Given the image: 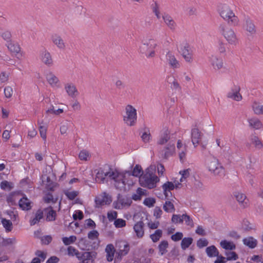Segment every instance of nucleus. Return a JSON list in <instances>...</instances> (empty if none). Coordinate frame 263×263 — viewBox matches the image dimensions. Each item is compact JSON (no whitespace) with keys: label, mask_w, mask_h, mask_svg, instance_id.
Wrapping results in <instances>:
<instances>
[{"label":"nucleus","mask_w":263,"mask_h":263,"mask_svg":"<svg viewBox=\"0 0 263 263\" xmlns=\"http://www.w3.org/2000/svg\"><path fill=\"white\" fill-rule=\"evenodd\" d=\"M155 172L156 166L155 165H151L147 167L143 176L140 177V185L149 189L155 188L157 183L160 181L159 178L155 175Z\"/></svg>","instance_id":"f257e3e1"},{"label":"nucleus","mask_w":263,"mask_h":263,"mask_svg":"<svg viewBox=\"0 0 263 263\" xmlns=\"http://www.w3.org/2000/svg\"><path fill=\"white\" fill-rule=\"evenodd\" d=\"M112 169L108 165H105L103 167L100 168L97 172L96 180L99 183H103L105 181L106 177L114 180L116 182L121 181L123 185H125L124 181L120 178V174L117 172L111 171Z\"/></svg>","instance_id":"f03ea898"},{"label":"nucleus","mask_w":263,"mask_h":263,"mask_svg":"<svg viewBox=\"0 0 263 263\" xmlns=\"http://www.w3.org/2000/svg\"><path fill=\"white\" fill-rule=\"evenodd\" d=\"M206 166L209 171L215 176L222 178L225 176V171L219 160L214 156H210L206 159Z\"/></svg>","instance_id":"7ed1b4c3"},{"label":"nucleus","mask_w":263,"mask_h":263,"mask_svg":"<svg viewBox=\"0 0 263 263\" xmlns=\"http://www.w3.org/2000/svg\"><path fill=\"white\" fill-rule=\"evenodd\" d=\"M220 15L228 24L232 26H237L239 23V19L233 13L232 10L227 5H223L219 9Z\"/></svg>","instance_id":"20e7f679"},{"label":"nucleus","mask_w":263,"mask_h":263,"mask_svg":"<svg viewBox=\"0 0 263 263\" xmlns=\"http://www.w3.org/2000/svg\"><path fill=\"white\" fill-rule=\"evenodd\" d=\"M157 46V44L154 39H149L140 46V52L145 54L147 58L154 57L155 54V49Z\"/></svg>","instance_id":"39448f33"},{"label":"nucleus","mask_w":263,"mask_h":263,"mask_svg":"<svg viewBox=\"0 0 263 263\" xmlns=\"http://www.w3.org/2000/svg\"><path fill=\"white\" fill-rule=\"evenodd\" d=\"M219 31L229 44H235L237 43V39L234 30L229 28L226 24H220Z\"/></svg>","instance_id":"423d86ee"},{"label":"nucleus","mask_w":263,"mask_h":263,"mask_svg":"<svg viewBox=\"0 0 263 263\" xmlns=\"http://www.w3.org/2000/svg\"><path fill=\"white\" fill-rule=\"evenodd\" d=\"M126 116L123 117L124 121L129 126L135 125L137 121V110L132 105H128L125 108Z\"/></svg>","instance_id":"0eeeda50"},{"label":"nucleus","mask_w":263,"mask_h":263,"mask_svg":"<svg viewBox=\"0 0 263 263\" xmlns=\"http://www.w3.org/2000/svg\"><path fill=\"white\" fill-rule=\"evenodd\" d=\"M97 255L95 251L80 252L78 250L74 255L81 260V263H94Z\"/></svg>","instance_id":"6e6552de"},{"label":"nucleus","mask_w":263,"mask_h":263,"mask_svg":"<svg viewBox=\"0 0 263 263\" xmlns=\"http://www.w3.org/2000/svg\"><path fill=\"white\" fill-rule=\"evenodd\" d=\"M179 52L181 53L186 62L190 63L192 62L193 53L189 44L184 43L181 44Z\"/></svg>","instance_id":"1a4fd4ad"},{"label":"nucleus","mask_w":263,"mask_h":263,"mask_svg":"<svg viewBox=\"0 0 263 263\" xmlns=\"http://www.w3.org/2000/svg\"><path fill=\"white\" fill-rule=\"evenodd\" d=\"M112 199L110 196L104 193L103 196L97 197L95 198L96 208H100L104 205H108L111 202Z\"/></svg>","instance_id":"9d476101"},{"label":"nucleus","mask_w":263,"mask_h":263,"mask_svg":"<svg viewBox=\"0 0 263 263\" xmlns=\"http://www.w3.org/2000/svg\"><path fill=\"white\" fill-rule=\"evenodd\" d=\"M240 88L239 86L234 85L231 90L227 94V97L235 101H239L241 100L242 96L239 93Z\"/></svg>","instance_id":"9b49d317"},{"label":"nucleus","mask_w":263,"mask_h":263,"mask_svg":"<svg viewBox=\"0 0 263 263\" xmlns=\"http://www.w3.org/2000/svg\"><path fill=\"white\" fill-rule=\"evenodd\" d=\"M243 27L251 35L255 34L256 31L253 21L248 16L245 17L244 19Z\"/></svg>","instance_id":"f8f14e48"},{"label":"nucleus","mask_w":263,"mask_h":263,"mask_svg":"<svg viewBox=\"0 0 263 263\" xmlns=\"http://www.w3.org/2000/svg\"><path fill=\"white\" fill-rule=\"evenodd\" d=\"M22 195L21 192L16 191L10 193L7 197L6 201L10 205H17V201L20 199V196Z\"/></svg>","instance_id":"ddd939ff"},{"label":"nucleus","mask_w":263,"mask_h":263,"mask_svg":"<svg viewBox=\"0 0 263 263\" xmlns=\"http://www.w3.org/2000/svg\"><path fill=\"white\" fill-rule=\"evenodd\" d=\"M202 135V134L199 131V129L194 128L192 129V142L195 147H196L199 143V141L201 140Z\"/></svg>","instance_id":"4468645a"},{"label":"nucleus","mask_w":263,"mask_h":263,"mask_svg":"<svg viewBox=\"0 0 263 263\" xmlns=\"http://www.w3.org/2000/svg\"><path fill=\"white\" fill-rule=\"evenodd\" d=\"M32 202L26 196L19 199L18 205L20 208L24 211H28L32 208Z\"/></svg>","instance_id":"2eb2a0df"},{"label":"nucleus","mask_w":263,"mask_h":263,"mask_svg":"<svg viewBox=\"0 0 263 263\" xmlns=\"http://www.w3.org/2000/svg\"><path fill=\"white\" fill-rule=\"evenodd\" d=\"M118 256L120 257L126 255L129 251V245L125 241H120L118 243Z\"/></svg>","instance_id":"dca6fc26"},{"label":"nucleus","mask_w":263,"mask_h":263,"mask_svg":"<svg viewBox=\"0 0 263 263\" xmlns=\"http://www.w3.org/2000/svg\"><path fill=\"white\" fill-rule=\"evenodd\" d=\"M163 20L167 26L172 30L175 29L176 24L168 14L164 13L162 15Z\"/></svg>","instance_id":"f3484780"},{"label":"nucleus","mask_w":263,"mask_h":263,"mask_svg":"<svg viewBox=\"0 0 263 263\" xmlns=\"http://www.w3.org/2000/svg\"><path fill=\"white\" fill-rule=\"evenodd\" d=\"M65 89L68 95L71 98H75L79 94L75 85L72 83H67L65 84Z\"/></svg>","instance_id":"a211bd4d"},{"label":"nucleus","mask_w":263,"mask_h":263,"mask_svg":"<svg viewBox=\"0 0 263 263\" xmlns=\"http://www.w3.org/2000/svg\"><path fill=\"white\" fill-rule=\"evenodd\" d=\"M162 189L164 192V194L166 198L172 196L171 191L175 189V185L172 182L167 181L164 183L162 186Z\"/></svg>","instance_id":"6ab92c4d"},{"label":"nucleus","mask_w":263,"mask_h":263,"mask_svg":"<svg viewBox=\"0 0 263 263\" xmlns=\"http://www.w3.org/2000/svg\"><path fill=\"white\" fill-rule=\"evenodd\" d=\"M167 61L169 65L173 68H177L180 66L179 62L177 60L175 56L170 52H168L166 55Z\"/></svg>","instance_id":"aec40b11"},{"label":"nucleus","mask_w":263,"mask_h":263,"mask_svg":"<svg viewBox=\"0 0 263 263\" xmlns=\"http://www.w3.org/2000/svg\"><path fill=\"white\" fill-rule=\"evenodd\" d=\"M170 131L167 128H164L161 132V137L158 141V144L163 145L166 143L170 139Z\"/></svg>","instance_id":"412c9836"},{"label":"nucleus","mask_w":263,"mask_h":263,"mask_svg":"<svg viewBox=\"0 0 263 263\" xmlns=\"http://www.w3.org/2000/svg\"><path fill=\"white\" fill-rule=\"evenodd\" d=\"M42 61L48 66H51L53 64V60L50 53L45 50L41 55Z\"/></svg>","instance_id":"4be33fe9"},{"label":"nucleus","mask_w":263,"mask_h":263,"mask_svg":"<svg viewBox=\"0 0 263 263\" xmlns=\"http://www.w3.org/2000/svg\"><path fill=\"white\" fill-rule=\"evenodd\" d=\"M144 226L143 222L140 221L136 223L134 227V231L139 238L142 237L144 235Z\"/></svg>","instance_id":"5701e85b"},{"label":"nucleus","mask_w":263,"mask_h":263,"mask_svg":"<svg viewBox=\"0 0 263 263\" xmlns=\"http://www.w3.org/2000/svg\"><path fill=\"white\" fill-rule=\"evenodd\" d=\"M53 43L60 49H64L65 48V43L62 37L57 34L52 36Z\"/></svg>","instance_id":"b1692460"},{"label":"nucleus","mask_w":263,"mask_h":263,"mask_svg":"<svg viewBox=\"0 0 263 263\" xmlns=\"http://www.w3.org/2000/svg\"><path fill=\"white\" fill-rule=\"evenodd\" d=\"M105 252L106 253V259L108 261H111L114 257L115 249L112 245L109 244L107 245Z\"/></svg>","instance_id":"393cba45"},{"label":"nucleus","mask_w":263,"mask_h":263,"mask_svg":"<svg viewBox=\"0 0 263 263\" xmlns=\"http://www.w3.org/2000/svg\"><path fill=\"white\" fill-rule=\"evenodd\" d=\"M205 252L208 256L211 258L216 257L219 254L218 249L214 245L207 247L205 249Z\"/></svg>","instance_id":"a878e982"},{"label":"nucleus","mask_w":263,"mask_h":263,"mask_svg":"<svg viewBox=\"0 0 263 263\" xmlns=\"http://www.w3.org/2000/svg\"><path fill=\"white\" fill-rule=\"evenodd\" d=\"M243 243L251 249L255 248L257 245V241L253 237L250 236L243 239Z\"/></svg>","instance_id":"bb28decb"},{"label":"nucleus","mask_w":263,"mask_h":263,"mask_svg":"<svg viewBox=\"0 0 263 263\" xmlns=\"http://www.w3.org/2000/svg\"><path fill=\"white\" fill-rule=\"evenodd\" d=\"M7 46L9 51L14 54L18 53L21 50L20 45L17 43H15L12 41L7 43Z\"/></svg>","instance_id":"cd10ccee"},{"label":"nucleus","mask_w":263,"mask_h":263,"mask_svg":"<svg viewBox=\"0 0 263 263\" xmlns=\"http://www.w3.org/2000/svg\"><path fill=\"white\" fill-rule=\"evenodd\" d=\"M175 147L174 144L169 143L164 149V158L167 159L168 157L172 156L175 151Z\"/></svg>","instance_id":"c85d7f7f"},{"label":"nucleus","mask_w":263,"mask_h":263,"mask_svg":"<svg viewBox=\"0 0 263 263\" xmlns=\"http://www.w3.org/2000/svg\"><path fill=\"white\" fill-rule=\"evenodd\" d=\"M43 212L41 210H38L35 213V217L30 220V225L33 226L38 223L43 218Z\"/></svg>","instance_id":"c756f323"},{"label":"nucleus","mask_w":263,"mask_h":263,"mask_svg":"<svg viewBox=\"0 0 263 263\" xmlns=\"http://www.w3.org/2000/svg\"><path fill=\"white\" fill-rule=\"evenodd\" d=\"M45 211H47L46 220L49 221L55 220L57 214L55 211L52 209V206H50L48 208L46 209Z\"/></svg>","instance_id":"7c9ffc66"},{"label":"nucleus","mask_w":263,"mask_h":263,"mask_svg":"<svg viewBox=\"0 0 263 263\" xmlns=\"http://www.w3.org/2000/svg\"><path fill=\"white\" fill-rule=\"evenodd\" d=\"M220 245L223 249L227 250H233L236 248V246L233 242L228 241L226 240H222Z\"/></svg>","instance_id":"2f4dec72"},{"label":"nucleus","mask_w":263,"mask_h":263,"mask_svg":"<svg viewBox=\"0 0 263 263\" xmlns=\"http://www.w3.org/2000/svg\"><path fill=\"white\" fill-rule=\"evenodd\" d=\"M234 196L236 200L245 208L247 206V202L245 201L246 199V196L242 193L235 192Z\"/></svg>","instance_id":"473e14b6"},{"label":"nucleus","mask_w":263,"mask_h":263,"mask_svg":"<svg viewBox=\"0 0 263 263\" xmlns=\"http://www.w3.org/2000/svg\"><path fill=\"white\" fill-rule=\"evenodd\" d=\"M144 174L142 167L139 164H136L133 169V171L130 173L132 176L136 177H140Z\"/></svg>","instance_id":"72a5a7b5"},{"label":"nucleus","mask_w":263,"mask_h":263,"mask_svg":"<svg viewBox=\"0 0 263 263\" xmlns=\"http://www.w3.org/2000/svg\"><path fill=\"white\" fill-rule=\"evenodd\" d=\"M211 62L213 67L219 69L223 66V62L221 59H219L217 57L212 56L211 58Z\"/></svg>","instance_id":"f704fd0d"},{"label":"nucleus","mask_w":263,"mask_h":263,"mask_svg":"<svg viewBox=\"0 0 263 263\" xmlns=\"http://www.w3.org/2000/svg\"><path fill=\"white\" fill-rule=\"evenodd\" d=\"M46 79L51 86L55 85L59 82L58 78L51 72L46 74Z\"/></svg>","instance_id":"c9c22d12"},{"label":"nucleus","mask_w":263,"mask_h":263,"mask_svg":"<svg viewBox=\"0 0 263 263\" xmlns=\"http://www.w3.org/2000/svg\"><path fill=\"white\" fill-rule=\"evenodd\" d=\"M249 125L252 127L258 129L262 127V123L257 118H252L248 120Z\"/></svg>","instance_id":"e433bc0d"},{"label":"nucleus","mask_w":263,"mask_h":263,"mask_svg":"<svg viewBox=\"0 0 263 263\" xmlns=\"http://www.w3.org/2000/svg\"><path fill=\"white\" fill-rule=\"evenodd\" d=\"M193 239L192 237H184L182 239L181 247L182 250H185L188 248L192 243Z\"/></svg>","instance_id":"4c0bfd02"},{"label":"nucleus","mask_w":263,"mask_h":263,"mask_svg":"<svg viewBox=\"0 0 263 263\" xmlns=\"http://www.w3.org/2000/svg\"><path fill=\"white\" fill-rule=\"evenodd\" d=\"M250 140L252 143L254 144L256 148L260 149L263 147V144L259 139V138L255 135H251L250 137Z\"/></svg>","instance_id":"58836bf2"},{"label":"nucleus","mask_w":263,"mask_h":263,"mask_svg":"<svg viewBox=\"0 0 263 263\" xmlns=\"http://www.w3.org/2000/svg\"><path fill=\"white\" fill-rule=\"evenodd\" d=\"M16 242L15 238H0V245L3 247H7L14 243Z\"/></svg>","instance_id":"ea45409f"},{"label":"nucleus","mask_w":263,"mask_h":263,"mask_svg":"<svg viewBox=\"0 0 263 263\" xmlns=\"http://www.w3.org/2000/svg\"><path fill=\"white\" fill-rule=\"evenodd\" d=\"M2 223L3 226L5 228L6 232H10L12 231L13 227L12 223L10 220L5 218H2Z\"/></svg>","instance_id":"a19ab883"},{"label":"nucleus","mask_w":263,"mask_h":263,"mask_svg":"<svg viewBox=\"0 0 263 263\" xmlns=\"http://www.w3.org/2000/svg\"><path fill=\"white\" fill-rule=\"evenodd\" d=\"M43 121L41 122H40V121H38V124H39V131L40 134L41 135V137L44 139V140H46V132H47V127L44 125H42V124L43 123Z\"/></svg>","instance_id":"79ce46f5"},{"label":"nucleus","mask_w":263,"mask_h":263,"mask_svg":"<svg viewBox=\"0 0 263 263\" xmlns=\"http://www.w3.org/2000/svg\"><path fill=\"white\" fill-rule=\"evenodd\" d=\"M164 210L168 213H172L175 211V207L173 203L170 201H166L163 207Z\"/></svg>","instance_id":"37998d69"},{"label":"nucleus","mask_w":263,"mask_h":263,"mask_svg":"<svg viewBox=\"0 0 263 263\" xmlns=\"http://www.w3.org/2000/svg\"><path fill=\"white\" fill-rule=\"evenodd\" d=\"M162 231L161 230H157L154 234L150 235L152 241L154 242H157L162 237Z\"/></svg>","instance_id":"c03bdc74"},{"label":"nucleus","mask_w":263,"mask_h":263,"mask_svg":"<svg viewBox=\"0 0 263 263\" xmlns=\"http://www.w3.org/2000/svg\"><path fill=\"white\" fill-rule=\"evenodd\" d=\"M252 108L255 114H263V105L255 102L252 105Z\"/></svg>","instance_id":"a18cd8bd"},{"label":"nucleus","mask_w":263,"mask_h":263,"mask_svg":"<svg viewBox=\"0 0 263 263\" xmlns=\"http://www.w3.org/2000/svg\"><path fill=\"white\" fill-rule=\"evenodd\" d=\"M120 195H118V199L119 202L121 203V204L122 205H127L129 206L130 205L131 203H132V200L130 198L124 197H120Z\"/></svg>","instance_id":"49530a36"},{"label":"nucleus","mask_w":263,"mask_h":263,"mask_svg":"<svg viewBox=\"0 0 263 263\" xmlns=\"http://www.w3.org/2000/svg\"><path fill=\"white\" fill-rule=\"evenodd\" d=\"M168 246V242L166 240L162 241L158 246L159 251L161 252V255H163L166 252V248Z\"/></svg>","instance_id":"de8ad7c7"},{"label":"nucleus","mask_w":263,"mask_h":263,"mask_svg":"<svg viewBox=\"0 0 263 263\" xmlns=\"http://www.w3.org/2000/svg\"><path fill=\"white\" fill-rule=\"evenodd\" d=\"M1 37L7 42V43L12 41V34L9 30H5L1 34Z\"/></svg>","instance_id":"09e8293b"},{"label":"nucleus","mask_w":263,"mask_h":263,"mask_svg":"<svg viewBox=\"0 0 263 263\" xmlns=\"http://www.w3.org/2000/svg\"><path fill=\"white\" fill-rule=\"evenodd\" d=\"M76 240L77 237L74 235L70 236L69 237H64L62 238L63 243L66 246L73 243Z\"/></svg>","instance_id":"8fccbe9b"},{"label":"nucleus","mask_w":263,"mask_h":263,"mask_svg":"<svg viewBox=\"0 0 263 263\" xmlns=\"http://www.w3.org/2000/svg\"><path fill=\"white\" fill-rule=\"evenodd\" d=\"M142 141L144 143H147L149 141L150 138L151 137V135L150 134L149 130L148 129H147L146 127L144 128V132L142 134L141 136Z\"/></svg>","instance_id":"3c124183"},{"label":"nucleus","mask_w":263,"mask_h":263,"mask_svg":"<svg viewBox=\"0 0 263 263\" xmlns=\"http://www.w3.org/2000/svg\"><path fill=\"white\" fill-rule=\"evenodd\" d=\"M191 170L187 168L182 171H180L179 173L181 175V177L180 179L181 182H183L185 179L190 176V172Z\"/></svg>","instance_id":"603ef678"},{"label":"nucleus","mask_w":263,"mask_h":263,"mask_svg":"<svg viewBox=\"0 0 263 263\" xmlns=\"http://www.w3.org/2000/svg\"><path fill=\"white\" fill-rule=\"evenodd\" d=\"M44 201L45 202L49 203L50 202L55 203L57 201V199H54L51 193H48L46 196L44 197Z\"/></svg>","instance_id":"864d4df0"},{"label":"nucleus","mask_w":263,"mask_h":263,"mask_svg":"<svg viewBox=\"0 0 263 263\" xmlns=\"http://www.w3.org/2000/svg\"><path fill=\"white\" fill-rule=\"evenodd\" d=\"M182 218L183 221H185V223L187 226H190L191 227H194L193 221L188 215L186 214H183Z\"/></svg>","instance_id":"5fc2aeb1"},{"label":"nucleus","mask_w":263,"mask_h":263,"mask_svg":"<svg viewBox=\"0 0 263 263\" xmlns=\"http://www.w3.org/2000/svg\"><path fill=\"white\" fill-rule=\"evenodd\" d=\"M226 255L227 256L226 260H235L238 258V256L235 252H226Z\"/></svg>","instance_id":"6e6d98bb"},{"label":"nucleus","mask_w":263,"mask_h":263,"mask_svg":"<svg viewBox=\"0 0 263 263\" xmlns=\"http://www.w3.org/2000/svg\"><path fill=\"white\" fill-rule=\"evenodd\" d=\"M1 187L3 190L10 191L13 188V185L11 183L5 180L1 183Z\"/></svg>","instance_id":"4d7b16f0"},{"label":"nucleus","mask_w":263,"mask_h":263,"mask_svg":"<svg viewBox=\"0 0 263 263\" xmlns=\"http://www.w3.org/2000/svg\"><path fill=\"white\" fill-rule=\"evenodd\" d=\"M114 224L117 228H122L126 225V221L122 219H116L114 221Z\"/></svg>","instance_id":"13d9d810"},{"label":"nucleus","mask_w":263,"mask_h":263,"mask_svg":"<svg viewBox=\"0 0 263 263\" xmlns=\"http://www.w3.org/2000/svg\"><path fill=\"white\" fill-rule=\"evenodd\" d=\"M209 242L205 238H200L197 242V246L199 248H202L208 245Z\"/></svg>","instance_id":"bf43d9fd"},{"label":"nucleus","mask_w":263,"mask_h":263,"mask_svg":"<svg viewBox=\"0 0 263 263\" xmlns=\"http://www.w3.org/2000/svg\"><path fill=\"white\" fill-rule=\"evenodd\" d=\"M156 202L153 198H146L143 201V203L149 208L153 207Z\"/></svg>","instance_id":"052dcab7"},{"label":"nucleus","mask_w":263,"mask_h":263,"mask_svg":"<svg viewBox=\"0 0 263 263\" xmlns=\"http://www.w3.org/2000/svg\"><path fill=\"white\" fill-rule=\"evenodd\" d=\"M65 194L69 200H72L75 199V198L78 195L79 193L77 191H67L65 192Z\"/></svg>","instance_id":"680f3d73"},{"label":"nucleus","mask_w":263,"mask_h":263,"mask_svg":"<svg viewBox=\"0 0 263 263\" xmlns=\"http://www.w3.org/2000/svg\"><path fill=\"white\" fill-rule=\"evenodd\" d=\"M172 221L175 223H182L183 218L182 215H173L172 218Z\"/></svg>","instance_id":"e2e57ef3"},{"label":"nucleus","mask_w":263,"mask_h":263,"mask_svg":"<svg viewBox=\"0 0 263 263\" xmlns=\"http://www.w3.org/2000/svg\"><path fill=\"white\" fill-rule=\"evenodd\" d=\"M99 233L96 230H92L90 231L88 234V237L89 239L93 240L97 239L99 237Z\"/></svg>","instance_id":"0e129e2a"},{"label":"nucleus","mask_w":263,"mask_h":263,"mask_svg":"<svg viewBox=\"0 0 263 263\" xmlns=\"http://www.w3.org/2000/svg\"><path fill=\"white\" fill-rule=\"evenodd\" d=\"M72 216L74 220L77 219L82 220L84 217V215L81 211L78 210L76 211V213L73 214Z\"/></svg>","instance_id":"69168bd1"},{"label":"nucleus","mask_w":263,"mask_h":263,"mask_svg":"<svg viewBox=\"0 0 263 263\" xmlns=\"http://www.w3.org/2000/svg\"><path fill=\"white\" fill-rule=\"evenodd\" d=\"M117 212L116 211H110L107 213V218L109 221H112L117 219Z\"/></svg>","instance_id":"338daca9"},{"label":"nucleus","mask_w":263,"mask_h":263,"mask_svg":"<svg viewBox=\"0 0 263 263\" xmlns=\"http://www.w3.org/2000/svg\"><path fill=\"white\" fill-rule=\"evenodd\" d=\"M183 233L181 232H177L171 236V239L174 241H178L182 239Z\"/></svg>","instance_id":"774afa93"}]
</instances>
